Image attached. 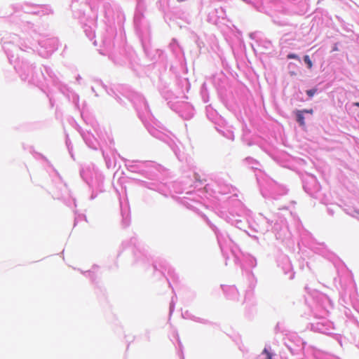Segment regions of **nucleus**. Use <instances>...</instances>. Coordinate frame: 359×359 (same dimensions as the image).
<instances>
[{
    "mask_svg": "<svg viewBox=\"0 0 359 359\" xmlns=\"http://www.w3.org/2000/svg\"><path fill=\"white\" fill-rule=\"evenodd\" d=\"M301 111H304V113H309V114H312L313 113V110L312 109H304V110H301Z\"/></svg>",
    "mask_w": 359,
    "mask_h": 359,
    "instance_id": "423d86ee",
    "label": "nucleus"
},
{
    "mask_svg": "<svg viewBox=\"0 0 359 359\" xmlns=\"http://www.w3.org/2000/svg\"><path fill=\"white\" fill-rule=\"evenodd\" d=\"M262 353L266 354V359H272L271 353L266 348H264Z\"/></svg>",
    "mask_w": 359,
    "mask_h": 359,
    "instance_id": "20e7f679",
    "label": "nucleus"
},
{
    "mask_svg": "<svg viewBox=\"0 0 359 359\" xmlns=\"http://www.w3.org/2000/svg\"><path fill=\"white\" fill-rule=\"evenodd\" d=\"M316 93H317V89L316 88H313V89L306 90V94L310 97H312Z\"/></svg>",
    "mask_w": 359,
    "mask_h": 359,
    "instance_id": "7ed1b4c3",
    "label": "nucleus"
},
{
    "mask_svg": "<svg viewBox=\"0 0 359 359\" xmlns=\"http://www.w3.org/2000/svg\"><path fill=\"white\" fill-rule=\"evenodd\" d=\"M304 61L307 65V67H308L309 69H311L312 68L313 63H312V61L311 60V59H310L309 55H305L304 57Z\"/></svg>",
    "mask_w": 359,
    "mask_h": 359,
    "instance_id": "f03ea898",
    "label": "nucleus"
},
{
    "mask_svg": "<svg viewBox=\"0 0 359 359\" xmlns=\"http://www.w3.org/2000/svg\"><path fill=\"white\" fill-rule=\"evenodd\" d=\"M353 104L359 107V102H355Z\"/></svg>",
    "mask_w": 359,
    "mask_h": 359,
    "instance_id": "0eeeda50",
    "label": "nucleus"
},
{
    "mask_svg": "<svg viewBox=\"0 0 359 359\" xmlns=\"http://www.w3.org/2000/svg\"><path fill=\"white\" fill-rule=\"evenodd\" d=\"M287 59H296L299 60V56L294 53H290L287 55Z\"/></svg>",
    "mask_w": 359,
    "mask_h": 359,
    "instance_id": "39448f33",
    "label": "nucleus"
},
{
    "mask_svg": "<svg viewBox=\"0 0 359 359\" xmlns=\"http://www.w3.org/2000/svg\"><path fill=\"white\" fill-rule=\"evenodd\" d=\"M297 121L299 123L300 126H304V111H301V110L297 111Z\"/></svg>",
    "mask_w": 359,
    "mask_h": 359,
    "instance_id": "f257e3e1",
    "label": "nucleus"
}]
</instances>
